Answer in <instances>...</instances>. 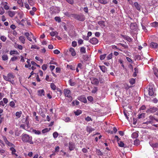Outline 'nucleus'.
<instances>
[{"label": "nucleus", "instance_id": "22", "mask_svg": "<svg viewBox=\"0 0 158 158\" xmlns=\"http://www.w3.org/2000/svg\"><path fill=\"white\" fill-rule=\"evenodd\" d=\"M9 16L11 17H13L15 15V12L14 11H9L8 12Z\"/></svg>", "mask_w": 158, "mask_h": 158}, {"label": "nucleus", "instance_id": "34", "mask_svg": "<svg viewBox=\"0 0 158 158\" xmlns=\"http://www.w3.org/2000/svg\"><path fill=\"white\" fill-rule=\"evenodd\" d=\"M99 2L103 4H106L107 3V2L106 0H98Z\"/></svg>", "mask_w": 158, "mask_h": 158}, {"label": "nucleus", "instance_id": "7", "mask_svg": "<svg viewBox=\"0 0 158 158\" xmlns=\"http://www.w3.org/2000/svg\"><path fill=\"white\" fill-rule=\"evenodd\" d=\"M89 42L93 44H96L98 42V40L96 38H93L89 40Z\"/></svg>", "mask_w": 158, "mask_h": 158}, {"label": "nucleus", "instance_id": "43", "mask_svg": "<svg viewBox=\"0 0 158 158\" xmlns=\"http://www.w3.org/2000/svg\"><path fill=\"white\" fill-rule=\"evenodd\" d=\"M152 25L154 27H158V23L156 22L152 23Z\"/></svg>", "mask_w": 158, "mask_h": 158}, {"label": "nucleus", "instance_id": "5", "mask_svg": "<svg viewBox=\"0 0 158 158\" xmlns=\"http://www.w3.org/2000/svg\"><path fill=\"white\" fill-rule=\"evenodd\" d=\"M149 118L150 120L148 121L145 123H152L154 120H155L157 121L158 120L157 119L154 118L153 116L152 115L150 116L149 117Z\"/></svg>", "mask_w": 158, "mask_h": 158}, {"label": "nucleus", "instance_id": "4", "mask_svg": "<svg viewBox=\"0 0 158 158\" xmlns=\"http://www.w3.org/2000/svg\"><path fill=\"white\" fill-rule=\"evenodd\" d=\"M64 93L65 96L70 98L72 99V98L71 97V91L70 90L68 89H64Z\"/></svg>", "mask_w": 158, "mask_h": 158}, {"label": "nucleus", "instance_id": "63", "mask_svg": "<svg viewBox=\"0 0 158 158\" xmlns=\"http://www.w3.org/2000/svg\"><path fill=\"white\" fill-rule=\"evenodd\" d=\"M18 59V57L16 56H14L11 58L10 60L12 61H14Z\"/></svg>", "mask_w": 158, "mask_h": 158}, {"label": "nucleus", "instance_id": "55", "mask_svg": "<svg viewBox=\"0 0 158 158\" xmlns=\"http://www.w3.org/2000/svg\"><path fill=\"white\" fill-rule=\"evenodd\" d=\"M106 54L102 55L100 56V59L102 60H104L106 57Z\"/></svg>", "mask_w": 158, "mask_h": 158}, {"label": "nucleus", "instance_id": "47", "mask_svg": "<svg viewBox=\"0 0 158 158\" xmlns=\"http://www.w3.org/2000/svg\"><path fill=\"white\" fill-rule=\"evenodd\" d=\"M124 114L125 116L126 117V118L128 119L129 118V117H128V116L129 115V113L127 112H126L125 111H124Z\"/></svg>", "mask_w": 158, "mask_h": 158}, {"label": "nucleus", "instance_id": "57", "mask_svg": "<svg viewBox=\"0 0 158 158\" xmlns=\"http://www.w3.org/2000/svg\"><path fill=\"white\" fill-rule=\"evenodd\" d=\"M78 43L79 44H81L83 43V40L81 39H79L78 40Z\"/></svg>", "mask_w": 158, "mask_h": 158}, {"label": "nucleus", "instance_id": "33", "mask_svg": "<svg viewBox=\"0 0 158 158\" xmlns=\"http://www.w3.org/2000/svg\"><path fill=\"white\" fill-rule=\"evenodd\" d=\"M150 145L153 148H156L158 146V143H152L150 144Z\"/></svg>", "mask_w": 158, "mask_h": 158}, {"label": "nucleus", "instance_id": "32", "mask_svg": "<svg viewBox=\"0 0 158 158\" xmlns=\"http://www.w3.org/2000/svg\"><path fill=\"white\" fill-rule=\"evenodd\" d=\"M2 60L4 61L8 59V57L7 55H4L2 56Z\"/></svg>", "mask_w": 158, "mask_h": 158}, {"label": "nucleus", "instance_id": "56", "mask_svg": "<svg viewBox=\"0 0 158 158\" xmlns=\"http://www.w3.org/2000/svg\"><path fill=\"white\" fill-rule=\"evenodd\" d=\"M112 53H111L110 54H109L108 56H107V58L108 60L112 58Z\"/></svg>", "mask_w": 158, "mask_h": 158}, {"label": "nucleus", "instance_id": "64", "mask_svg": "<svg viewBox=\"0 0 158 158\" xmlns=\"http://www.w3.org/2000/svg\"><path fill=\"white\" fill-rule=\"evenodd\" d=\"M10 28L13 30H15L16 28V27L14 24H12L10 26Z\"/></svg>", "mask_w": 158, "mask_h": 158}, {"label": "nucleus", "instance_id": "8", "mask_svg": "<svg viewBox=\"0 0 158 158\" xmlns=\"http://www.w3.org/2000/svg\"><path fill=\"white\" fill-rule=\"evenodd\" d=\"M78 99L80 101L84 103H86L87 102V100L86 98L83 96H81L78 97Z\"/></svg>", "mask_w": 158, "mask_h": 158}, {"label": "nucleus", "instance_id": "6", "mask_svg": "<svg viewBox=\"0 0 158 158\" xmlns=\"http://www.w3.org/2000/svg\"><path fill=\"white\" fill-rule=\"evenodd\" d=\"M158 108L156 107H152L150 108L149 109H148L146 112L147 113H153L156 111L158 110Z\"/></svg>", "mask_w": 158, "mask_h": 158}, {"label": "nucleus", "instance_id": "16", "mask_svg": "<svg viewBox=\"0 0 158 158\" xmlns=\"http://www.w3.org/2000/svg\"><path fill=\"white\" fill-rule=\"evenodd\" d=\"M150 45L151 47L156 48L158 47V45L156 43L152 42L150 43Z\"/></svg>", "mask_w": 158, "mask_h": 158}, {"label": "nucleus", "instance_id": "51", "mask_svg": "<svg viewBox=\"0 0 158 158\" xmlns=\"http://www.w3.org/2000/svg\"><path fill=\"white\" fill-rule=\"evenodd\" d=\"M28 2L31 6H33L34 3L32 0H28Z\"/></svg>", "mask_w": 158, "mask_h": 158}, {"label": "nucleus", "instance_id": "29", "mask_svg": "<svg viewBox=\"0 0 158 158\" xmlns=\"http://www.w3.org/2000/svg\"><path fill=\"white\" fill-rule=\"evenodd\" d=\"M135 79L131 78L129 80V82L131 85H133L135 83Z\"/></svg>", "mask_w": 158, "mask_h": 158}, {"label": "nucleus", "instance_id": "27", "mask_svg": "<svg viewBox=\"0 0 158 158\" xmlns=\"http://www.w3.org/2000/svg\"><path fill=\"white\" fill-rule=\"evenodd\" d=\"M80 51L82 53H85L86 52V49L84 47H81Z\"/></svg>", "mask_w": 158, "mask_h": 158}, {"label": "nucleus", "instance_id": "39", "mask_svg": "<svg viewBox=\"0 0 158 158\" xmlns=\"http://www.w3.org/2000/svg\"><path fill=\"white\" fill-rule=\"evenodd\" d=\"M79 102L77 100H76L74 101H73L72 102V104L73 106L75 105H78L79 104Z\"/></svg>", "mask_w": 158, "mask_h": 158}, {"label": "nucleus", "instance_id": "26", "mask_svg": "<svg viewBox=\"0 0 158 158\" xmlns=\"http://www.w3.org/2000/svg\"><path fill=\"white\" fill-rule=\"evenodd\" d=\"M135 72L133 74V76L134 77H135L137 76V73L138 72V69L137 68H135L134 69Z\"/></svg>", "mask_w": 158, "mask_h": 158}, {"label": "nucleus", "instance_id": "17", "mask_svg": "<svg viewBox=\"0 0 158 158\" xmlns=\"http://www.w3.org/2000/svg\"><path fill=\"white\" fill-rule=\"evenodd\" d=\"M134 6L136 9L140 11L141 9V6L139 5L137 2H135L134 3Z\"/></svg>", "mask_w": 158, "mask_h": 158}, {"label": "nucleus", "instance_id": "38", "mask_svg": "<svg viewBox=\"0 0 158 158\" xmlns=\"http://www.w3.org/2000/svg\"><path fill=\"white\" fill-rule=\"evenodd\" d=\"M51 87L53 90H55L56 89V86L53 83H52L51 84Z\"/></svg>", "mask_w": 158, "mask_h": 158}, {"label": "nucleus", "instance_id": "44", "mask_svg": "<svg viewBox=\"0 0 158 158\" xmlns=\"http://www.w3.org/2000/svg\"><path fill=\"white\" fill-rule=\"evenodd\" d=\"M85 120L87 122L92 121V118L89 116H88L85 118Z\"/></svg>", "mask_w": 158, "mask_h": 158}, {"label": "nucleus", "instance_id": "13", "mask_svg": "<svg viewBox=\"0 0 158 158\" xmlns=\"http://www.w3.org/2000/svg\"><path fill=\"white\" fill-rule=\"evenodd\" d=\"M130 28L132 30H134L136 28V24L135 23H131L130 26Z\"/></svg>", "mask_w": 158, "mask_h": 158}, {"label": "nucleus", "instance_id": "58", "mask_svg": "<svg viewBox=\"0 0 158 158\" xmlns=\"http://www.w3.org/2000/svg\"><path fill=\"white\" fill-rule=\"evenodd\" d=\"M53 136L54 138H56L58 136V134L57 132H54L53 134Z\"/></svg>", "mask_w": 158, "mask_h": 158}, {"label": "nucleus", "instance_id": "20", "mask_svg": "<svg viewBox=\"0 0 158 158\" xmlns=\"http://www.w3.org/2000/svg\"><path fill=\"white\" fill-rule=\"evenodd\" d=\"M99 67L102 72L105 73L106 71V68L105 66L100 65Z\"/></svg>", "mask_w": 158, "mask_h": 158}, {"label": "nucleus", "instance_id": "21", "mask_svg": "<svg viewBox=\"0 0 158 158\" xmlns=\"http://www.w3.org/2000/svg\"><path fill=\"white\" fill-rule=\"evenodd\" d=\"M104 23L105 22L103 21H100L98 22V23L102 27H105Z\"/></svg>", "mask_w": 158, "mask_h": 158}, {"label": "nucleus", "instance_id": "10", "mask_svg": "<svg viewBox=\"0 0 158 158\" xmlns=\"http://www.w3.org/2000/svg\"><path fill=\"white\" fill-rule=\"evenodd\" d=\"M148 91L149 96H152L154 94V91L153 88L152 86H150L149 87Z\"/></svg>", "mask_w": 158, "mask_h": 158}, {"label": "nucleus", "instance_id": "28", "mask_svg": "<svg viewBox=\"0 0 158 158\" xmlns=\"http://www.w3.org/2000/svg\"><path fill=\"white\" fill-rule=\"evenodd\" d=\"M57 34H58V33L56 31H52L50 33V35L52 36H54Z\"/></svg>", "mask_w": 158, "mask_h": 158}, {"label": "nucleus", "instance_id": "40", "mask_svg": "<svg viewBox=\"0 0 158 158\" xmlns=\"http://www.w3.org/2000/svg\"><path fill=\"white\" fill-rule=\"evenodd\" d=\"M1 40L3 42H5L6 40V38L4 36H2L0 37Z\"/></svg>", "mask_w": 158, "mask_h": 158}, {"label": "nucleus", "instance_id": "36", "mask_svg": "<svg viewBox=\"0 0 158 158\" xmlns=\"http://www.w3.org/2000/svg\"><path fill=\"white\" fill-rule=\"evenodd\" d=\"M10 149L12 151V154H15L16 156H17V155L15 153V152H16V150L13 147H12L10 148Z\"/></svg>", "mask_w": 158, "mask_h": 158}, {"label": "nucleus", "instance_id": "50", "mask_svg": "<svg viewBox=\"0 0 158 158\" xmlns=\"http://www.w3.org/2000/svg\"><path fill=\"white\" fill-rule=\"evenodd\" d=\"M88 100L90 101V102H92L93 101V98L92 96H89L87 97Z\"/></svg>", "mask_w": 158, "mask_h": 158}, {"label": "nucleus", "instance_id": "24", "mask_svg": "<svg viewBox=\"0 0 158 158\" xmlns=\"http://www.w3.org/2000/svg\"><path fill=\"white\" fill-rule=\"evenodd\" d=\"M138 134L136 132L133 133L131 137L133 138H136L138 136Z\"/></svg>", "mask_w": 158, "mask_h": 158}, {"label": "nucleus", "instance_id": "25", "mask_svg": "<svg viewBox=\"0 0 158 158\" xmlns=\"http://www.w3.org/2000/svg\"><path fill=\"white\" fill-rule=\"evenodd\" d=\"M69 83L70 85L72 86H73L75 85L76 84L75 82L73 81L71 79L69 80Z\"/></svg>", "mask_w": 158, "mask_h": 158}, {"label": "nucleus", "instance_id": "30", "mask_svg": "<svg viewBox=\"0 0 158 158\" xmlns=\"http://www.w3.org/2000/svg\"><path fill=\"white\" fill-rule=\"evenodd\" d=\"M32 132L36 135H40L41 134L40 131L38 130H33Z\"/></svg>", "mask_w": 158, "mask_h": 158}, {"label": "nucleus", "instance_id": "53", "mask_svg": "<svg viewBox=\"0 0 158 158\" xmlns=\"http://www.w3.org/2000/svg\"><path fill=\"white\" fill-rule=\"evenodd\" d=\"M47 68V64H44L42 66V69L44 70H45Z\"/></svg>", "mask_w": 158, "mask_h": 158}, {"label": "nucleus", "instance_id": "61", "mask_svg": "<svg viewBox=\"0 0 158 158\" xmlns=\"http://www.w3.org/2000/svg\"><path fill=\"white\" fill-rule=\"evenodd\" d=\"M53 53L55 54H58L60 53V52L58 50L56 49L54 51Z\"/></svg>", "mask_w": 158, "mask_h": 158}, {"label": "nucleus", "instance_id": "54", "mask_svg": "<svg viewBox=\"0 0 158 158\" xmlns=\"http://www.w3.org/2000/svg\"><path fill=\"white\" fill-rule=\"evenodd\" d=\"M66 1L71 4H73L74 3V1L73 0H66Z\"/></svg>", "mask_w": 158, "mask_h": 158}, {"label": "nucleus", "instance_id": "49", "mask_svg": "<svg viewBox=\"0 0 158 158\" xmlns=\"http://www.w3.org/2000/svg\"><path fill=\"white\" fill-rule=\"evenodd\" d=\"M31 49L35 48V49H39V47H38V46H37L35 45H32L31 46Z\"/></svg>", "mask_w": 158, "mask_h": 158}, {"label": "nucleus", "instance_id": "18", "mask_svg": "<svg viewBox=\"0 0 158 158\" xmlns=\"http://www.w3.org/2000/svg\"><path fill=\"white\" fill-rule=\"evenodd\" d=\"M118 144L119 146L120 147L123 148L127 147V145H125L122 141H120L119 142H118Z\"/></svg>", "mask_w": 158, "mask_h": 158}, {"label": "nucleus", "instance_id": "11", "mask_svg": "<svg viewBox=\"0 0 158 158\" xmlns=\"http://www.w3.org/2000/svg\"><path fill=\"white\" fill-rule=\"evenodd\" d=\"M91 83L95 85H98L99 83V81L98 79L94 78L91 80Z\"/></svg>", "mask_w": 158, "mask_h": 158}, {"label": "nucleus", "instance_id": "42", "mask_svg": "<svg viewBox=\"0 0 158 158\" xmlns=\"http://www.w3.org/2000/svg\"><path fill=\"white\" fill-rule=\"evenodd\" d=\"M5 12V11L3 8L2 7L0 8V15H2Z\"/></svg>", "mask_w": 158, "mask_h": 158}, {"label": "nucleus", "instance_id": "19", "mask_svg": "<svg viewBox=\"0 0 158 158\" xmlns=\"http://www.w3.org/2000/svg\"><path fill=\"white\" fill-rule=\"evenodd\" d=\"M86 131L89 133L91 132L92 131L94 130V129L92 127H86Z\"/></svg>", "mask_w": 158, "mask_h": 158}, {"label": "nucleus", "instance_id": "14", "mask_svg": "<svg viewBox=\"0 0 158 158\" xmlns=\"http://www.w3.org/2000/svg\"><path fill=\"white\" fill-rule=\"evenodd\" d=\"M69 52H70L71 55L73 56H74L76 55V53L73 48H69Z\"/></svg>", "mask_w": 158, "mask_h": 158}, {"label": "nucleus", "instance_id": "41", "mask_svg": "<svg viewBox=\"0 0 158 158\" xmlns=\"http://www.w3.org/2000/svg\"><path fill=\"white\" fill-rule=\"evenodd\" d=\"M18 54V52L17 51H11L10 52V55H13L14 54Z\"/></svg>", "mask_w": 158, "mask_h": 158}, {"label": "nucleus", "instance_id": "3", "mask_svg": "<svg viewBox=\"0 0 158 158\" xmlns=\"http://www.w3.org/2000/svg\"><path fill=\"white\" fill-rule=\"evenodd\" d=\"M3 78L4 79L7 81H10L11 80L14 79L15 76L11 73H9L7 74V76L3 75Z\"/></svg>", "mask_w": 158, "mask_h": 158}, {"label": "nucleus", "instance_id": "60", "mask_svg": "<svg viewBox=\"0 0 158 158\" xmlns=\"http://www.w3.org/2000/svg\"><path fill=\"white\" fill-rule=\"evenodd\" d=\"M77 45V43L76 41H73L72 42V46L73 47H75Z\"/></svg>", "mask_w": 158, "mask_h": 158}, {"label": "nucleus", "instance_id": "59", "mask_svg": "<svg viewBox=\"0 0 158 158\" xmlns=\"http://www.w3.org/2000/svg\"><path fill=\"white\" fill-rule=\"evenodd\" d=\"M49 131L48 128H46L43 129L42 130V132L43 133H45L46 132H48Z\"/></svg>", "mask_w": 158, "mask_h": 158}, {"label": "nucleus", "instance_id": "37", "mask_svg": "<svg viewBox=\"0 0 158 158\" xmlns=\"http://www.w3.org/2000/svg\"><path fill=\"white\" fill-rule=\"evenodd\" d=\"M81 113V111L80 110H77L76 111L74 112L75 114L76 115H79Z\"/></svg>", "mask_w": 158, "mask_h": 158}, {"label": "nucleus", "instance_id": "2", "mask_svg": "<svg viewBox=\"0 0 158 158\" xmlns=\"http://www.w3.org/2000/svg\"><path fill=\"white\" fill-rule=\"evenodd\" d=\"M72 17L78 20L83 21L85 19V16L82 15H77L75 14H72Z\"/></svg>", "mask_w": 158, "mask_h": 158}, {"label": "nucleus", "instance_id": "15", "mask_svg": "<svg viewBox=\"0 0 158 158\" xmlns=\"http://www.w3.org/2000/svg\"><path fill=\"white\" fill-rule=\"evenodd\" d=\"M38 95L40 96H42V95L44 96V91L43 89H40L38 91Z\"/></svg>", "mask_w": 158, "mask_h": 158}, {"label": "nucleus", "instance_id": "52", "mask_svg": "<svg viewBox=\"0 0 158 158\" xmlns=\"http://www.w3.org/2000/svg\"><path fill=\"white\" fill-rule=\"evenodd\" d=\"M20 134V131H19L18 130H16L15 131V134L16 136H19Z\"/></svg>", "mask_w": 158, "mask_h": 158}, {"label": "nucleus", "instance_id": "1", "mask_svg": "<svg viewBox=\"0 0 158 158\" xmlns=\"http://www.w3.org/2000/svg\"><path fill=\"white\" fill-rule=\"evenodd\" d=\"M21 137L22 140L24 143H28L31 144H33L34 142L32 141V137L28 135L23 133Z\"/></svg>", "mask_w": 158, "mask_h": 158}, {"label": "nucleus", "instance_id": "46", "mask_svg": "<svg viewBox=\"0 0 158 158\" xmlns=\"http://www.w3.org/2000/svg\"><path fill=\"white\" fill-rule=\"evenodd\" d=\"M124 85V88L126 89H129L131 87V86H129L127 84H125Z\"/></svg>", "mask_w": 158, "mask_h": 158}, {"label": "nucleus", "instance_id": "12", "mask_svg": "<svg viewBox=\"0 0 158 158\" xmlns=\"http://www.w3.org/2000/svg\"><path fill=\"white\" fill-rule=\"evenodd\" d=\"M19 40L21 43L23 44L25 43V37L23 36H20L19 37Z\"/></svg>", "mask_w": 158, "mask_h": 158}, {"label": "nucleus", "instance_id": "9", "mask_svg": "<svg viewBox=\"0 0 158 158\" xmlns=\"http://www.w3.org/2000/svg\"><path fill=\"white\" fill-rule=\"evenodd\" d=\"M75 148L74 143L73 142H69V150L71 151L74 150Z\"/></svg>", "mask_w": 158, "mask_h": 158}, {"label": "nucleus", "instance_id": "62", "mask_svg": "<svg viewBox=\"0 0 158 158\" xmlns=\"http://www.w3.org/2000/svg\"><path fill=\"white\" fill-rule=\"evenodd\" d=\"M3 101L5 104H6L7 103L8 100L6 98H4L3 99Z\"/></svg>", "mask_w": 158, "mask_h": 158}, {"label": "nucleus", "instance_id": "31", "mask_svg": "<svg viewBox=\"0 0 158 158\" xmlns=\"http://www.w3.org/2000/svg\"><path fill=\"white\" fill-rule=\"evenodd\" d=\"M22 113L21 111L17 112L15 114L16 116L18 118H20L21 117Z\"/></svg>", "mask_w": 158, "mask_h": 158}, {"label": "nucleus", "instance_id": "35", "mask_svg": "<svg viewBox=\"0 0 158 158\" xmlns=\"http://www.w3.org/2000/svg\"><path fill=\"white\" fill-rule=\"evenodd\" d=\"M134 144L138 146L139 144V139H136L134 141Z\"/></svg>", "mask_w": 158, "mask_h": 158}, {"label": "nucleus", "instance_id": "45", "mask_svg": "<svg viewBox=\"0 0 158 158\" xmlns=\"http://www.w3.org/2000/svg\"><path fill=\"white\" fill-rule=\"evenodd\" d=\"M55 19L56 21L59 23L61 22V19L60 17H55Z\"/></svg>", "mask_w": 158, "mask_h": 158}, {"label": "nucleus", "instance_id": "48", "mask_svg": "<svg viewBox=\"0 0 158 158\" xmlns=\"http://www.w3.org/2000/svg\"><path fill=\"white\" fill-rule=\"evenodd\" d=\"M15 103L14 102L12 101L10 102V106L12 107H15Z\"/></svg>", "mask_w": 158, "mask_h": 158}, {"label": "nucleus", "instance_id": "23", "mask_svg": "<svg viewBox=\"0 0 158 158\" xmlns=\"http://www.w3.org/2000/svg\"><path fill=\"white\" fill-rule=\"evenodd\" d=\"M145 113H142L141 114H139L138 115V118H143L145 117Z\"/></svg>", "mask_w": 158, "mask_h": 158}]
</instances>
